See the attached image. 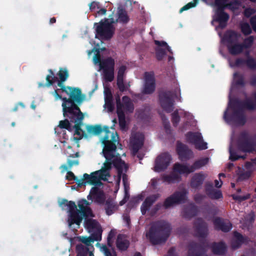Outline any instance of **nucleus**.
Masks as SVG:
<instances>
[{
	"label": "nucleus",
	"instance_id": "32",
	"mask_svg": "<svg viewBox=\"0 0 256 256\" xmlns=\"http://www.w3.org/2000/svg\"><path fill=\"white\" fill-rule=\"evenodd\" d=\"M214 224L216 228L226 232L231 228V225L230 224H225L220 218H216L214 221Z\"/></svg>",
	"mask_w": 256,
	"mask_h": 256
},
{
	"label": "nucleus",
	"instance_id": "8",
	"mask_svg": "<svg viewBox=\"0 0 256 256\" xmlns=\"http://www.w3.org/2000/svg\"><path fill=\"white\" fill-rule=\"evenodd\" d=\"M115 98L117 114H119L120 111L128 113L134 112V105L130 97L126 96H124L121 100L120 95L118 94L116 95Z\"/></svg>",
	"mask_w": 256,
	"mask_h": 256
},
{
	"label": "nucleus",
	"instance_id": "56",
	"mask_svg": "<svg viewBox=\"0 0 256 256\" xmlns=\"http://www.w3.org/2000/svg\"><path fill=\"white\" fill-rule=\"evenodd\" d=\"M246 63L247 66L250 68H256V62L252 58H248Z\"/></svg>",
	"mask_w": 256,
	"mask_h": 256
},
{
	"label": "nucleus",
	"instance_id": "54",
	"mask_svg": "<svg viewBox=\"0 0 256 256\" xmlns=\"http://www.w3.org/2000/svg\"><path fill=\"white\" fill-rule=\"evenodd\" d=\"M105 101V105L108 108V110L109 112H112L114 108V104L113 103L112 100H104Z\"/></svg>",
	"mask_w": 256,
	"mask_h": 256
},
{
	"label": "nucleus",
	"instance_id": "20",
	"mask_svg": "<svg viewBox=\"0 0 256 256\" xmlns=\"http://www.w3.org/2000/svg\"><path fill=\"white\" fill-rule=\"evenodd\" d=\"M116 246L118 249L121 251H126L130 246V242L128 240L124 235L119 234L116 240Z\"/></svg>",
	"mask_w": 256,
	"mask_h": 256
},
{
	"label": "nucleus",
	"instance_id": "31",
	"mask_svg": "<svg viewBox=\"0 0 256 256\" xmlns=\"http://www.w3.org/2000/svg\"><path fill=\"white\" fill-rule=\"evenodd\" d=\"M206 177V176L203 174L199 173L194 174L193 176L192 182L191 186L194 188H196L201 185Z\"/></svg>",
	"mask_w": 256,
	"mask_h": 256
},
{
	"label": "nucleus",
	"instance_id": "63",
	"mask_svg": "<svg viewBox=\"0 0 256 256\" xmlns=\"http://www.w3.org/2000/svg\"><path fill=\"white\" fill-rule=\"evenodd\" d=\"M172 118L174 124H177L178 122L180 120V116H178L177 112H175L172 114Z\"/></svg>",
	"mask_w": 256,
	"mask_h": 256
},
{
	"label": "nucleus",
	"instance_id": "45",
	"mask_svg": "<svg viewBox=\"0 0 256 256\" xmlns=\"http://www.w3.org/2000/svg\"><path fill=\"white\" fill-rule=\"evenodd\" d=\"M218 17L220 25H222L223 22L227 21L229 18L228 15L222 11L218 14Z\"/></svg>",
	"mask_w": 256,
	"mask_h": 256
},
{
	"label": "nucleus",
	"instance_id": "11",
	"mask_svg": "<svg viewBox=\"0 0 256 256\" xmlns=\"http://www.w3.org/2000/svg\"><path fill=\"white\" fill-rule=\"evenodd\" d=\"M228 41L229 42L228 48L230 52L234 54L241 52L244 46L241 44H238L236 42L240 38V34L234 32H228L227 33Z\"/></svg>",
	"mask_w": 256,
	"mask_h": 256
},
{
	"label": "nucleus",
	"instance_id": "12",
	"mask_svg": "<svg viewBox=\"0 0 256 256\" xmlns=\"http://www.w3.org/2000/svg\"><path fill=\"white\" fill-rule=\"evenodd\" d=\"M146 236L152 244H160V221L158 220L152 223Z\"/></svg>",
	"mask_w": 256,
	"mask_h": 256
},
{
	"label": "nucleus",
	"instance_id": "39",
	"mask_svg": "<svg viewBox=\"0 0 256 256\" xmlns=\"http://www.w3.org/2000/svg\"><path fill=\"white\" fill-rule=\"evenodd\" d=\"M206 192L208 196L212 198L218 199L222 197V194L220 190L212 188L210 190H207Z\"/></svg>",
	"mask_w": 256,
	"mask_h": 256
},
{
	"label": "nucleus",
	"instance_id": "4",
	"mask_svg": "<svg viewBox=\"0 0 256 256\" xmlns=\"http://www.w3.org/2000/svg\"><path fill=\"white\" fill-rule=\"evenodd\" d=\"M62 112L64 116L68 118L71 122H82L84 118V114L76 103L67 107L64 106Z\"/></svg>",
	"mask_w": 256,
	"mask_h": 256
},
{
	"label": "nucleus",
	"instance_id": "52",
	"mask_svg": "<svg viewBox=\"0 0 256 256\" xmlns=\"http://www.w3.org/2000/svg\"><path fill=\"white\" fill-rule=\"evenodd\" d=\"M100 8L101 5L98 2H92L90 4V9L91 11H94L96 9H99Z\"/></svg>",
	"mask_w": 256,
	"mask_h": 256
},
{
	"label": "nucleus",
	"instance_id": "35",
	"mask_svg": "<svg viewBox=\"0 0 256 256\" xmlns=\"http://www.w3.org/2000/svg\"><path fill=\"white\" fill-rule=\"evenodd\" d=\"M171 161L170 156L167 152L161 154V170L165 169L170 164Z\"/></svg>",
	"mask_w": 256,
	"mask_h": 256
},
{
	"label": "nucleus",
	"instance_id": "62",
	"mask_svg": "<svg viewBox=\"0 0 256 256\" xmlns=\"http://www.w3.org/2000/svg\"><path fill=\"white\" fill-rule=\"evenodd\" d=\"M67 163L68 166V168H70L74 165H78L79 164V160H70L68 159L67 161Z\"/></svg>",
	"mask_w": 256,
	"mask_h": 256
},
{
	"label": "nucleus",
	"instance_id": "7",
	"mask_svg": "<svg viewBox=\"0 0 256 256\" xmlns=\"http://www.w3.org/2000/svg\"><path fill=\"white\" fill-rule=\"evenodd\" d=\"M48 72L50 74L47 75L46 76V84H44L40 82L38 84V87H44L45 86L49 87L52 86L55 82H58L57 85L60 88V90H62V92L66 93L67 94H69V91L73 90L74 88H72L70 86H66L64 84V82L66 80H58V78L55 76L54 73L52 69H49Z\"/></svg>",
	"mask_w": 256,
	"mask_h": 256
},
{
	"label": "nucleus",
	"instance_id": "15",
	"mask_svg": "<svg viewBox=\"0 0 256 256\" xmlns=\"http://www.w3.org/2000/svg\"><path fill=\"white\" fill-rule=\"evenodd\" d=\"M187 192L184 190L180 192L175 193L171 197L168 198L164 204L166 208L172 206L174 204L184 202L186 198Z\"/></svg>",
	"mask_w": 256,
	"mask_h": 256
},
{
	"label": "nucleus",
	"instance_id": "24",
	"mask_svg": "<svg viewBox=\"0 0 256 256\" xmlns=\"http://www.w3.org/2000/svg\"><path fill=\"white\" fill-rule=\"evenodd\" d=\"M174 96H162V106L164 110L170 112L173 110Z\"/></svg>",
	"mask_w": 256,
	"mask_h": 256
},
{
	"label": "nucleus",
	"instance_id": "44",
	"mask_svg": "<svg viewBox=\"0 0 256 256\" xmlns=\"http://www.w3.org/2000/svg\"><path fill=\"white\" fill-rule=\"evenodd\" d=\"M70 121L67 118L63 120L60 121L58 126L60 128H64L69 131L72 130V127L70 122Z\"/></svg>",
	"mask_w": 256,
	"mask_h": 256
},
{
	"label": "nucleus",
	"instance_id": "47",
	"mask_svg": "<svg viewBox=\"0 0 256 256\" xmlns=\"http://www.w3.org/2000/svg\"><path fill=\"white\" fill-rule=\"evenodd\" d=\"M241 30L242 32L246 35L250 34L252 30L248 23H242L241 24Z\"/></svg>",
	"mask_w": 256,
	"mask_h": 256
},
{
	"label": "nucleus",
	"instance_id": "59",
	"mask_svg": "<svg viewBox=\"0 0 256 256\" xmlns=\"http://www.w3.org/2000/svg\"><path fill=\"white\" fill-rule=\"evenodd\" d=\"M66 178L69 180H76V177L74 176V174L71 171H68L66 176Z\"/></svg>",
	"mask_w": 256,
	"mask_h": 256
},
{
	"label": "nucleus",
	"instance_id": "42",
	"mask_svg": "<svg viewBox=\"0 0 256 256\" xmlns=\"http://www.w3.org/2000/svg\"><path fill=\"white\" fill-rule=\"evenodd\" d=\"M200 248L195 244L190 246L188 256H198V252Z\"/></svg>",
	"mask_w": 256,
	"mask_h": 256
},
{
	"label": "nucleus",
	"instance_id": "9",
	"mask_svg": "<svg viewBox=\"0 0 256 256\" xmlns=\"http://www.w3.org/2000/svg\"><path fill=\"white\" fill-rule=\"evenodd\" d=\"M68 95L70 96L69 98L62 97V98L60 99L63 101L62 105V109L64 106L67 107L68 106V104L70 105L74 103L80 104L85 99V95L82 94L81 90L79 88H74L73 90L69 91Z\"/></svg>",
	"mask_w": 256,
	"mask_h": 256
},
{
	"label": "nucleus",
	"instance_id": "26",
	"mask_svg": "<svg viewBox=\"0 0 256 256\" xmlns=\"http://www.w3.org/2000/svg\"><path fill=\"white\" fill-rule=\"evenodd\" d=\"M109 128L107 126H104V128L102 127L100 125L96 124V125H88L86 126V130L88 134V136L90 135H94L97 136L100 134L102 131H104L105 133H106L104 130L105 128Z\"/></svg>",
	"mask_w": 256,
	"mask_h": 256
},
{
	"label": "nucleus",
	"instance_id": "10",
	"mask_svg": "<svg viewBox=\"0 0 256 256\" xmlns=\"http://www.w3.org/2000/svg\"><path fill=\"white\" fill-rule=\"evenodd\" d=\"M144 84L142 92L145 94H152L156 89V80L154 72H146L144 76Z\"/></svg>",
	"mask_w": 256,
	"mask_h": 256
},
{
	"label": "nucleus",
	"instance_id": "37",
	"mask_svg": "<svg viewBox=\"0 0 256 256\" xmlns=\"http://www.w3.org/2000/svg\"><path fill=\"white\" fill-rule=\"evenodd\" d=\"M228 0H216V3L222 8L228 7L232 10H234L238 8V4H236L233 6L232 4H227Z\"/></svg>",
	"mask_w": 256,
	"mask_h": 256
},
{
	"label": "nucleus",
	"instance_id": "29",
	"mask_svg": "<svg viewBox=\"0 0 256 256\" xmlns=\"http://www.w3.org/2000/svg\"><path fill=\"white\" fill-rule=\"evenodd\" d=\"M118 20L117 21L122 24H127L129 20V17L125 9L122 7H119L118 10Z\"/></svg>",
	"mask_w": 256,
	"mask_h": 256
},
{
	"label": "nucleus",
	"instance_id": "40",
	"mask_svg": "<svg viewBox=\"0 0 256 256\" xmlns=\"http://www.w3.org/2000/svg\"><path fill=\"white\" fill-rule=\"evenodd\" d=\"M118 121L119 126L122 130H124L126 128V116L124 112L121 111L119 112V114H117Z\"/></svg>",
	"mask_w": 256,
	"mask_h": 256
},
{
	"label": "nucleus",
	"instance_id": "58",
	"mask_svg": "<svg viewBox=\"0 0 256 256\" xmlns=\"http://www.w3.org/2000/svg\"><path fill=\"white\" fill-rule=\"evenodd\" d=\"M80 241L82 243L85 244L86 246H90V245L91 242H92V238L90 236H82L80 238Z\"/></svg>",
	"mask_w": 256,
	"mask_h": 256
},
{
	"label": "nucleus",
	"instance_id": "13",
	"mask_svg": "<svg viewBox=\"0 0 256 256\" xmlns=\"http://www.w3.org/2000/svg\"><path fill=\"white\" fill-rule=\"evenodd\" d=\"M188 142L193 144L196 148L204 150L207 148L206 143L204 142L200 134L198 132H188L186 134Z\"/></svg>",
	"mask_w": 256,
	"mask_h": 256
},
{
	"label": "nucleus",
	"instance_id": "6",
	"mask_svg": "<svg viewBox=\"0 0 256 256\" xmlns=\"http://www.w3.org/2000/svg\"><path fill=\"white\" fill-rule=\"evenodd\" d=\"M191 172H192V170L190 168V166H188L177 163L174 165L173 172L171 175L164 176L163 179L164 181L168 182H174L180 180V174H188Z\"/></svg>",
	"mask_w": 256,
	"mask_h": 256
},
{
	"label": "nucleus",
	"instance_id": "3",
	"mask_svg": "<svg viewBox=\"0 0 256 256\" xmlns=\"http://www.w3.org/2000/svg\"><path fill=\"white\" fill-rule=\"evenodd\" d=\"M114 23L113 18L102 20L98 23H94L96 28V38L98 39L108 40L113 36L114 32Z\"/></svg>",
	"mask_w": 256,
	"mask_h": 256
},
{
	"label": "nucleus",
	"instance_id": "36",
	"mask_svg": "<svg viewBox=\"0 0 256 256\" xmlns=\"http://www.w3.org/2000/svg\"><path fill=\"white\" fill-rule=\"evenodd\" d=\"M243 242L242 236L238 232H234V238L232 241V246L234 249L238 248Z\"/></svg>",
	"mask_w": 256,
	"mask_h": 256
},
{
	"label": "nucleus",
	"instance_id": "28",
	"mask_svg": "<svg viewBox=\"0 0 256 256\" xmlns=\"http://www.w3.org/2000/svg\"><path fill=\"white\" fill-rule=\"evenodd\" d=\"M116 203L111 198H108L106 201L105 210L107 215L110 216L114 213L117 209Z\"/></svg>",
	"mask_w": 256,
	"mask_h": 256
},
{
	"label": "nucleus",
	"instance_id": "5",
	"mask_svg": "<svg viewBox=\"0 0 256 256\" xmlns=\"http://www.w3.org/2000/svg\"><path fill=\"white\" fill-rule=\"evenodd\" d=\"M115 62L112 57L102 60L100 68L102 70L103 76L106 82H112L114 78Z\"/></svg>",
	"mask_w": 256,
	"mask_h": 256
},
{
	"label": "nucleus",
	"instance_id": "18",
	"mask_svg": "<svg viewBox=\"0 0 256 256\" xmlns=\"http://www.w3.org/2000/svg\"><path fill=\"white\" fill-rule=\"evenodd\" d=\"M159 194H152L146 198L140 206V210L142 215H145L150 207L156 202Z\"/></svg>",
	"mask_w": 256,
	"mask_h": 256
},
{
	"label": "nucleus",
	"instance_id": "34",
	"mask_svg": "<svg viewBox=\"0 0 256 256\" xmlns=\"http://www.w3.org/2000/svg\"><path fill=\"white\" fill-rule=\"evenodd\" d=\"M196 207L192 205H190L186 208L183 211V216L186 218H190L196 215Z\"/></svg>",
	"mask_w": 256,
	"mask_h": 256
},
{
	"label": "nucleus",
	"instance_id": "64",
	"mask_svg": "<svg viewBox=\"0 0 256 256\" xmlns=\"http://www.w3.org/2000/svg\"><path fill=\"white\" fill-rule=\"evenodd\" d=\"M250 24L254 30L256 32V15L250 18Z\"/></svg>",
	"mask_w": 256,
	"mask_h": 256
},
{
	"label": "nucleus",
	"instance_id": "46",
	"mask_svg": "<svg viewBox=\"0 0 256 256\" xmlns=\"http://www.w3.org/2000/svg\"><path fill=\"white\" fill-rule=\"evenodd\" d=\"M254 221V214L252 212L250 213L246 218L244 222V224L246 226L249 227L250 224Z\"/></svg>",
	"mask_w": 256,
	"mask_h": 256
},
{
	"label": "nucleus",
	"instance_id": "16",
	"mask_svg": "<svg viewBox=\"0 0 256 256\" xmlns=\"http://www.w3.org/2000/svg\"><path fill=\"white\" fill-rule=\"evenodd\" d=\"M87 198L88 200H94L96 202L100 204H104L106 200L104 192L96 186L91 188Z\"/></svg>",
	"mask_w": 256,
	"mask_h": 256
},
{
	"label": "nucleus",
	"instance_id": "43",
	"mask_svg": "<svg viewBox=\"0 0 256 256\" xmlns=\"http://www.w3.org/2000/svg\"><path fill=\"white\" fill-rule=\"evenodd\" d=\"M58 75L59 76V80H66L69 76L68 70L66 68H60Z\"/></svg>",
	"mask_w": 256,
	"mask_h": 256
},
{
	"label": "nucleus",
	"instance_id": "2",
	"mask_svg": "<svg viewBox=\"0 0 256 256\" xmlns=\"http://www.w3.org/2000/svg\"><path fill=\"white\" fill-rule=\"evenodd\" d=\"M104 130L106 132L102 139V143L104 144L102 153L106 159V162L104 164V166L96 172H100L101 176H104L108 178L110 176V170L112 168V164L114 165V162L116 160H120L124 162L118 154L116 153V144L119 142V136L116 132H111L108 128H105Z\"/></svg>",
	"mask_w": 256,
	"mask_h": 256
},
{
	"label": "nucleus",
	"instance_id": "50",
	"mask_svg": "<svg viewBox=\"0 0 256 256\" xmlns=\"http://www.w3.org/2000/svg\"><path fill=\"white\" fill-rule=\"evenodd\" d=\"M104 100H112V95L110 90L109 88H106L104 89Z\"/></svg>",
	"mask_w": 256,
	"mask_h": 256
},
{
	"label": "nucleus",
	"instance_id": "22",
	"mask_svg": "<svg viewBox=\"0 0 256 256\" xmlns=\"http://www.w3.org/2000/svg\"><path fill=\"white\" fill-rule=\"evenodd\" d=\"M74 123V125L72 128V129L74 128L75 130L74 135H77L78 136V137L74 136V140L76 142H78L83 137L87 138L88 134H86L84 131L82 130L81 128V126L82 124V122H78Z\"/></svg>",
	"mask_w": 256,
	"mask_h": 256
},
{
	"label": "nucleus",
	"instance_id": "38",
	"mask_svg": "<svg viewBox=\"0 0 256 256\" xmlns=\"http://www.w3.org/2000/svg\"><path fill=\"white\" fill-rule=\"evenodd\" d=\"M76 254L80 256H87L89 248L82 244H78L76 246Z\"/></svg>",
	"mask_w": 256,
	"mask_h": 256
},
{
	"label": "nucleus",
	"instance_id": "49",
	"mask_svg": "<svg viewBox=\"0 0 256 256\" xmlns=\"http://www.w3.org/2000/svg\"><path fill=\"white\" fill-rule=\"evenodd\" d=\"M198 0H194L192 2H190L184 6L180 10V12H182L184 10H188L194 7L197 2Z\"/></svg>",
	"mask_w": 256,
	"mask_h": 256
},
{
	"label": "nucleus",
	"instance_id": "25",
	"mask_svg": "<svg viewBox=\"0 0 256 256\" xmlns=\"http://www.w3.org/2000/svg\"><path fill=\"white\" fill-rule=\"evenodd\" d=\"M132 143L133 152L136 154L144 144V136L141 134H136L134 137Z\"/></svg>",
	"mask_w": 256,
	"mask_h": 256
},
{
	"label": "nucleus",
	"instance_id": "17",
	"mask_svg": "<svg viewBox=\"0 0 256 256\" xmlns=\"http://www.w3.org/2000/svg\"><path fill=\"white\" fill-rule=\"evenodd\" d=\"M195 234L198 236H204L208 234L206 224L201 219H197L194 224Z\"/></svg>",
	"mask_w": 256,
	"mask_h": 256
},
{
	"label": "nucleus",
	"instance_id": "1",
	"mask_svg": "<svg viewBox=\"0 0 256 256\" xmlns=\"http://www.w3.org/2000/svg\"><path fill=\"white\" fill-rule=\"evenodd\" d=\"M89 204V202L86 200H80L78 202L80 210H78L75 202L73 201H68L66 199H62L59 204L60 207L62 209L68 208L70 214L68 222L70 226L75 224L79 226L83 218H84L85 228L90 232H92L100 228L101 226L96 220L88 218L94 216L92 209L88 206Z\"/></svg>",
	"mask_w": 256,
	"mask_h": 256
},
{
	"label": "nucleus",
	"instance_id": "30",
	"mask_svg": "<svg viewBox=\"0 0 256 256\" xmlns=\"http://www.w3.org/2000/svg\"><path fill=\"white\" fill-rule=\"evenodd\" d=\"M211 248L212 252L216 254H222L226 251V246L222 242L214 243Z\"/></svg>",
	"mask_w": 256,
	"mask_h": 256
},
{
	"label": "nucleus",
	"instance_id": "33",
	"mask_svg": "<svg viewBox=\"0 0 256 256\" xmlns=\"http://www.w3.org/2000/svg\"><path fill=\"white\" fill-rule=\"evenodd\" d=\"M208 158H202L196 160L192 166H190L192 172L200 169L204 166H206L208 162Z\"/></svg>",
	"mask_w": 256,
	"mask_h": 256
},
{
	"label": "nucleus",
	"instance_id": "53",
	"mask_svg": "<svg viewBox=\"0 0 256 256\" xmlns=\"http://www.w3.org/2000/svg\"><path fill=\"white\" fill-rule=\"evenodd\" d=\"M160 209V203H158L154 207L152 208L149 211V214L151 216H154L157 213L158 210Z\"/></svg>",
	"mask_w": 256,
	"mask_h": 256
},
{
	"label": "nucleus",
	"instance_id": "60",
	"mask_svg": "<svg viewBox=\"0 0 256 256\" xmlns=\"http://www.w3.org/2000/svg\"><path fill=\"white\" fill-rule=\"evenodd\" d=\"M230 158L232 160H236L240 158L244 159L245 157L244 156H239L236 155L234 153L232 152L231 150H230Z\"/></svg>",
	"mask_w": 256,
	"mask_h": 256
},
{
	"label": "nucleus",
	"instance_id": "51",
	"mask_svg": "<svg viewBox=\"0 0 256 256\" xmlns=\"http://www.w3.org/2000/svg\"><path fill=\"white\" fill-rule=\"evenodd\" d=\"M254 38L252 36H250L248 38L246 39L244 42V46L246 48L251 46L254 42Z\"/></svg>",
	"mask_w": 256,
	"mask_h": 256
},
{
	"label": "nucleus",
	"instance_id": "55",
	"mask_svg": "<svg viewBox=\"0 0 256 256\" xmlns=\"http://www.w3.org/2000/svg\"><path fill=\"white\" fill-rule=\"evenodd\" d=\"M154 170L156 172H160V155H158L156 158Z\"/></svg>",
	"mask_w": 256,
	"mask_h": 256
},
{
	"label": "nucleus",
	"instance_id": "61",
	"mask_svg": "<svg viewBox=\"0 0 256 256\" xmlns=\"http://www.w3.org/2000/svg\"><path fill=\"white\" fill-rule=\"evenodd\" d=\"M254 106L255 104L250 100H248L244 105L245 108L250 110L253 109Z\"/></svg>",
	"mask_w": 256,
	"mask_h": 256
},
{
	"label": "nucleus",
	"instance_id": "19",
	"mask_svg": "<svg viewBox=\"0 0 256 256\" xmlns=\"http://www.w3.org/2000/svg\"><path fill=\"white\" fill-rule=\"evenodd\" d=\"M126 70V66L124 65L121 66L118 69L116 84L120 92H124L126 90L124 82V76Z\"/></svg>",
	"mask_w": 256,
	"mask_h": 256
},
{
	"label": "nucleus",
	"instance_id": "27",
	"mask_svg": "<svg viewBox=\"0 0 256 256\" xmlns=\"http://www.w3.org/2000/svg\"><path fill=\"white\" fill-rule=\"evenodd\" d=\"M170 226L168 223L166 222H161V242H164L168 237L170 232Z\"/></svg>",
	"mask_w": 256,
	"mask_h": 256
},
{
	"label": "nucleus",
	"instance_id": "21",
	"mask_svg": "<svg viewBox=\"0 0 256 256\" xmlns=\"http://www.w3.org/2000/svg\"><path fill=\"white\" fill-rule=\"evenodd\" d=\"M177 150L181 159L189 158L192 155V152L181 142H178Z\"/></svg>",
	"mask_w": 256,
	"mask_h": 256
},
{
	"label": "nucleus",
	"instance_id": "57",
	"mask_svg": "<svg viewBox=\"0 0 256 256\" xmlns=\"http://www.w3.org/2000/svg\"><path fill=\"white\" fill-rule=\"evenodd\" d=\"M155 44L157 45L156 48V56L158 60H160V40H154Z\"/></svg>",
	"mask_w": 256,
	"mask_h": 256
},
{
	"label": "nucleus",
	"instance_id": "48",
	"mask_svg": "<svg viewBox=\"0 0 256 256\" xmlns=\"http://www.w3.org/2000/svg\"><path fill=\"white\" fill-rule=\"evenodd\" d=\"M159 179L156 178H153L151 180L150 183V188L153 190H157L158 186Z\"/></svg>",
	"mask_w": 256,
	"mask_h": 256
},
{
	"label": "nucleus",
	"instance_id": "41",
	"mask_svg": "<svg viewBox=\"0 0 256 256\" xmlns=\"http://www.w3.org/2000/svg\"><path fill=\"white\" fill-rule=\"evenodd\" d=\"M94 232L90 237L92 238V242L94 241H100L102 239V228H98V230L93 231Z\"/></svg>",
	"mask_w": 256,
	"mask_h": 256
},
{
	"label": "nucleus",
	"instance_id": "14",
	"mask_svg": "<svg viewBox=\"0 0 256 256\" xmlns=\"http://www.w3.org/2000/svg\"><path fill=\"white\" fill-rule=\"evenodd\" d=\"M84 180L86 182L91 185L95 186H100L102 184L100 180L104 181L108 180V178L104 176H102L100 172H96V171L92 172L90 174L86 173L84 174Z\"/></svg>",
	"mask_w": 256,
	"mask_h": 256
},
{
	"label": "nucleus",
	"instance_id": "23",
	"mask_svg": "<svg viewBox=\"0 0 256 256\" xmlns=\"http://www.w3.org/2000/svg\"><path fill=\"white\" fill-rule=\"evenodd\" d=\"M114 166L117 170L118 171V184L119 183L121 180L122 175V174L124 170L126 172L128 169V165L125 163L124 162H121L119 160H115L114 162Z\"/></svg>",
	"mask_w": 256,
	"mask_h": 256
}]
</instances>
